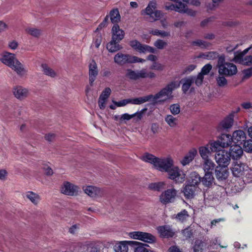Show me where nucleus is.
<instances>
[{"label": "nucleus", "instance_id": "f257e3e1", "mask_svg": "<svg viewBox=\"0 0 252 252\" xmlns=\"http://www.w3.org/2000/svg\"><path fill=\"white\" fill-rule=\"evenodd\" d=\"M159 171L167 172L169 178L174 180L176 183H181L185 181V174L178 167L173 165V160L170 158H165Z\"/></svg>", "mask_w": 252, "mask_h": 252}, {"label": "nucleus", "instance_id": "f03ea898", "mask_svg": "<svg viewBox=\"0 0 252 252\" xmlns=\"http://www.w3.org/2000/svg\"><path fill=\"white\" fill-rule=\"evenodd\" d=\"M213 191L209 192L208 196L205 197L204 202L206 206L214 207L220 202L219 198L225 193L224 189L220 186H215Z\"/></svg>", "mask_w": 252, "mask_h": 252}, {"label": "nucleus", "instance_id": "7ed1b4c3", "mask_svg": "<svg viewBox=\"0 0 252 252\" xmlns=\"http://www.w3.org/2000/svg\"><path fill=\"white\" fill-rule=\"evenodd\" d=\"M179 86L175 82H172L159 92L153 95L152 100L164 101L170 98L173 91Z\"/></svg>", "mask_w": 252, "mask_h": 252}, {"label": "nucleus", "instance_id": "20e7f679", "mask_svg": "<svg viewBox=\"0 0 252 252\" xmlns=\"http://www.w3.org/2000/svg\"><path fill=\"white\" fill-rule=\"evenodd\" d=\"M114 61L116 63L120 65H123L126 63H144L145 62L144 59L129 54H125L121 52H119L115 55Z\"/></svg>", "mask_w": 252, "mask_h": 252}, {"label": "nucleus", "instance_id": "39448f33", "mask_svg": "<svg viewBox=\"0 0 252 252\" xmlns=\"http://www.w3.org/2000/svg\"><path fill=\"white\" fill-rule=\"evenodd\" d=\"M129 236L131 238L138 240L145 243L152 244L156 242V238L151 233L141 232L133 231L129 233Z\"/></svg>", "mask_w": 252, "mask_h": 252}, {"label": "nucleus", "instance_id": "423d86ee", "mask_svg": "<svg viewBox=\"0 0 252 252\" xmlns=\"http://www.w3.org/2000/svg\"><path fill=\"white\" fill-rule=\"evenodd\" d=\"M157 8V2L155 0L150 1L148 6L146 8L144 13L149 15L150 21H156L159 19L163 16V13L161 11L155 10Z\"/></svg>", "mask_w": 252, "mask_h": 252}, {"label": "nucleus", "instance_id": "0eeeda50", "mask_svg": "<svg viewBox=\"0 0 252 252\" xmlns=\"http://www.w3.org/2000/svg\"><path fill=\"white\" fill-rule=\"evenodd\" d=\"M215 159L220 166H227L230 162V157L229 153L224 150H219L215 156Z\"/></svg>", "mask_w": 252, "mask_h": 252}, {"label": "nucleus", "instance_id": "6e6552de", "mask_svg": "<svg viewBox=\"0 0 252 252\" xmlns=\"http://www.w3.org/2000/svg\"><path fill=\"white\" fill-rule=\"evenodd\" d=\"M165 158H159L152 154L146 153L142 157L141 159L145 162L153 164L154 167L159 171V168L161 167Z\"/></svg>", "mask_w": 252, "mask_h": 252}, {"label": "nucleus", "instance_id": "1a4fd4ad", "mask_svg": "<svg viewBox=\"0 0 252 252\" xmlns=\"http://www.w3.org/2000/svg\"><path fill=\"white\" fill-rule=\"evenodd\" d=\"M129 45L135 51L140 53H145L147 52L154 53L155 49L151 46L147 45H143L138 41L134 40L129 42Z\"/></svg>", "mask_w": 252, "mask_h": 252}, {"label": "nucleus", "instance_id": "9d476101", "mask_svg": "<svg viewBox=\"0 0 252 252\" xmlns=\"http://www.w3.org/2000/svg\"><path fill=\"white\" fill-rule=\"evenodd\" d=\"M79 187L70 182H64L61 186V191L62 193L67 195H75L79 191Z\"/></svg>", "mask_w": 252, "mask_h": 252}, {"label": "nucleus", "instance_id": "9b49d317", "mask_svg": "<svg viewBox=\"0 0 252 252\" xmlns=\"http://www.w3.org/2000/svg\"><path fill=\"white\" fill-rule=\"evenodd\" d=\"M176 194L177 191L174 189H168L160 195V201L164 204L172 202L174 201Z\"/></svg>", "mask_w": 252, "mask_h": 252}, {"label": "nucleus", "instance_id": "f8f14e48", "mask_svg": "<svg viewBox=\"0 0 252 252\" xmlns=\"http://www.w3.org/2000/svg\"><path fill=\"white\" fill-rule=\"evenodd\" d=\"M13 94L14 96L19 100H23L29 95V91L27 88L21 86H16L13 88Z\"/></svg>", "mask_w": 252, "mask_h": 252}, {"label": "nucleus", "instance_id": "ddd939ff", "mask_svg": "<svg viewBox=\"0 0 252 252\" xmlns=\"http://www.w3.org/2000/svg\"><path fill=\"white\" fill-rule=\"evenodd\" d=\"M220 75L231 76L235 74L237 72V67L232 63H227L223 66H221L218 70Z\"/></svg>", "mask_w": 252, "mask_h": 252}, {"label": "nucleus", "instance_id": "4468645a", "mask_svg": "<svg viewBox=\"0 0 252 252\" xmlns=\"http://www.w3.org/2000/svg\"><path fill=\"white\" fill-rule=\"evenodd\" d=\"M89 83L92 86L98 75V69L96 63L94 60H92L89 64Z\"/></svg>", "mask_w": 252, "mask_h": 252}, {"label": "nucleus", "instance_id": "2eb2a0df", "mask_svg": "<svg viewBox=\"0 0 252 252\" xmlns=\"http://www.w3.org/2000/svg\"><path fill=\"white\" fill-rule=\"evenodd\" d=\"M10 68L13 70L18 75L24 76L27 75L28 69L18 59L15 61V62L11 66Z\"/></svg>", "mask_w": 252, "mask_h": 252}, {"label": "nucleus", "instance_id": "dca6fc26", "mask_svg": "<svg viewBox=\"0 0 252 252\" xmlns=\"http://www.w3.org/2000/svg\"><path fill=\"white\" fill-rule=\"evenodd\" d=\"M230 157L233 159H239L242 156L243 154V149L240 145L235 144L230 147L229 152Z\"/></svg>", "mask_w": 252, "mask_h": 252}, {"label": "nucleus", "instance_id": "f3484780", "mask_svg": "<svg viewBox=\"0 0 252 252\" xmlns=\"http://www.w3.org/2000/svg\"><path fill=\"white\" fill-rule=\"evenodd\" d=\"M231 136L233 142L239 145L242 144L246 139V134L242 130L234 131Z\"/></svg>", "mask_w": 252, "mask_h": 252}, {"label": "nucleus", "instance_id": "a211bd4d", "mask_svg": "<svg viewBox=\"0 0 252 252\" xmlns=\"http://www.w3.org/2000/svg\"><path fill=\"white\" fill-rule=\"evenodd\" d=\"M227 166H218L215 169V175L219 181H223L227 179L229 172L227 168Z\"/></svg>", "mask_w": 252, "mask_h": 252}, {"label": "nucleus", "instance_id": "6ab92c4d", "mask_svg": "<svg viewBox=\"0 0 252 252\" xmlns=\"http://www.w3.org/2000/svg\"><path fill=\"white\" fill-rule=\"evenodd\" d=\"M234 113L231 112L220 124V130H227L232 127L234 121Z\"/></svg>", "mask_w": 252, "mask_h": 252}, {"label": "nucleus", "instance_id": "aec40b11", "mask_svg": "<svg viewBox=\"0 0 252 252\" xmlns=\"http://www.w3.org/2000/svg\"><path fill=\"white\" fill-rule=\"evenodd\" d=\"M246 165L244 164L237 162L234 163L232 164V167L231 168L233 175L235 177H240L243 175L245 172L247 171L245 170Z\"/></svg>", "mask_w": 252, "mask_h": 252}, {"label": "nucleus", "instance_id": "412c9836", "mask_svg": "<svg viewBox=\"0 0 252 252\" xmlns=\"http://www.w3.org/2000/svg\"><path fill=\"white\" fill-rule=\"evenodd\" d=\"M17 59L14 54L5 52L2 55L0 61L4 64L10 67Z\"/></svg>", "mask_w": 252, "mask_h": 252}, {"label": "nucleus", "instance_id": "4be33fe9", "mask_svg": "<svg viewBox=\"0 0 252 252\" xmlns=\"http://www.w3.org/2000/svg\"><path fill=\"white\" fill-rule=\"evenodd\" d=\"M112 39L116 41H120L122 40L125 35V32L123 30L121 29L117 24H115L112 29Z\"/></svg>", "mask_w": 252, "mask_h": 252}, {"label": "nucleus", "instance_id": "5701e85b", "mask_svg": "<svg viewBox=\"0 0 252 252\" xmlns=\"http://www.w3.org/2000/svg\"><path fill=\"white\" fill-rule=\"evenodd\" d=\"M252 48V46L247 48L242 52L237 51L234 52V57L233 61L237 63H239L243 65L245 62L244 58L246 57L245 55L248 53L249 50Z\"/></svg>", "mask_w": 252, "mask_h": 252}, {"label": "nucleus", "instance_id": "b1692460", "mask_svg": "<svg viewBox=\"0 0 252 252\" xmlns=\"http://www.w3.org/2000/svg\"><path fill=\"white\" fill-rule=\"evenodd\" d=\"M219 139L222 145V148L228 147L233 143L232 136L229 134H222Z\"/></svg>", "mask_w": 252, "mask_h": 252}, {"label": "nucleus", "instance_id": "393cba45", "mask_svg": "<svg viewBox=\"0 0 252 252\" xmlns=\"http://www.w3.org/2000/svg\"><path fill=\"white\" fill-rule=\"evenodd\" d=\"M157 229L161 237L168 238L171 237L174 235V232L169 226H159Z\"/></svg>", "mask_w": 252, "mask_h": 252}, {"label": "nucleus", "instance_id": "a878e982", "mask_svg": "<svg viewBox=\"0 0 252 252\" xmlns=\"http://www.w3.org/2000/svg\"><path fill=\"white\" fill-rule=\"evenodd\" d=\"M197 154L196 149L193 148L190 150L181 160L182 164L185 166L190 163Z\"/></svg>", "mask_w": 252, "mask_h": 252}, {"label": "nucleus", "instance_id": "bb28decb", "mask_svg": "<svg viewBox=\"0 0 252 252\" xmlns=\"http://www.w3.org/2000/svg\"><path fill=\"white\" fill-rule=\"evenodd\" d=\"M197 189V187L190 185L188 184L185 186L184 189V194L186 198L189 199L192 198L195 192Z\"/></svg>", "mask_w": 252, "mask_h": 252}, {"label": "nucleus", "instance_id": "cd10ccee", "mask_svg": "<svg viewBox=\"0 0 252 252\" xmlns=\"http://www.w3.org/2000/svg\"><path fill=\"white\" fill-rule=\"evenodd\" d=\"M84 190L87 194L92 197L99 195L100 193V190L99 188L92 186L84 187Z\"/></svg>", "mask_w": 252, "mask_h": 252}, {"label": "nucleus", "instance_id": "c85d7f7f", "mask_svg": "<svg viewBox=\"0 0 252 252\" xmlns=\"http://www.w3.org/2000/svg\"><path fill=\"white\" fill-rule=\"evenodd\" d=\"M199 153L203 159V160L209 159V157L212 152L209 147V145L207 144L204 146H201L199 148Z\"/></svg>", "mask_w": 252, "mask_h": 252}, {"label": "nucleus", "instance_id": "c756f323", "mask_svg": "<svg viewBox=\"0 0 252 252\" xmlns=\"http://www.w3.org/2000/svg\"><path fill=\"white\" fill-rule=\"evenodd\" d=\"M202 183L206 187H211L214 183V178L212 173H205L204 177L202 178Z\"/></svg>", "mask_w": 252, "mask_h": 252}, {"label": "nucleus", "instance_id": "7c9ffc66", "mask_svg": "<svg viewBox=\"0 0 252 252\" xmlns=\"http://www.w3.org/2000/svg\"><path fill=\"white\" fill-rule=\"evenodd\" d=\"M119 41L112 39L111 41L107 44L106 48L110 52H115L122 49V46L119 44Z\"/></svg>", "mask_w": 252, "mask_h": 252}, {"label": "nucleus", "instance_id": "2f4dec72", "mask_svg": "<svg viewBox=\"0 0 252 252\" xmlns=\"http://www.w3.org/2000/svg\"><path fill=\"white\" fill-rule=\"evenodd\" d=\"M127 243L131 244V243H129V241H122L116 244L114 246L115 252H127L128 249Z\"/></svg>", "mask_w": 252, "mask_h": 252}, {"label": "nucleus", "instance_id": "473e14b6", "mask_svg": "<svg viewBox=\"0 0 252 252\" xmlns=\"http://www.w3.org/2000/svg\"><path fill=\"white\" fill-rule=\"evenodd\" d=\"M153 95L150 94L147 96L129 99L130 103L136 105L143 104L146 102L152 100Z\"/></svg>", "mask_w": 252, "mask_h": 252}, {"label": "nucleus", "instance_id": "72a5a7b5", "mask_svg": "<svg viewBox=\"0 0 252 252\" xmlns=\"http://www.w3.org/2000/svg\"><path fill=\"white\" fill-rule=\"evenodd\" d=\"M203 169L205 173H212L216 167V164L211 159L203 160Z\"/></svg>", "mask_w": 252, "mask_h": 252}, {"label": "nucleus", "instance_id": "f704fd0d", "mask_svg": "<svg viewBox=\"0 0 252 252\" xmlns=\"http://www.w3.org/2000/svg\"><path fill=\"white\" fill-rule=\"evenodd\" d=\"M129 243L136 245V247L134 248V252H150L149 250L146 248V247H149L147 244L132 241H129Z\"/></svg>", "mask_w": 252, "mask_h": 252}, {"label": "nucleus", "instance_id": "c9c22d12", "mask_svg": "<svg viewBox=\"0 0 252 252\" xmlns=\"http://www.w3.org/2000/svg\"><path fill=\"white\" fill-rule=\"evenodd\" d=\"M108 15L109 18L110 17L111 22L114 24H117L120 21L121 16L117 9H113L111 10L109 15Z\"/></svg>", "mask_w": 252, "mask_h": 252}, {"label": "nucleus", "instance_id": "e433bc0d", "mask_svg": "<svg viewBox=\"0 0 252 252\" xmlns=\"http://www.w3.org/2000/svg\"><path fill=\"white\" fill-rule=\"evenodd\" d=\"M156 77V74L152 72H148L146 69H142L140 70H138V79L141 78H154Z\"/></svg>", "mask_w": 252, "mask_h": 252}, {"label": "nucleus", "instance_id": "4c0bfd02", "mask_svg": "<svg viewBox=\"0 0 252 252\" xmlns=\"http://www.w3.org/2000/svg\"><path fill=\"white\" fill-rule=\"evenodd\" d=\"M41 68L42 71L45 75L52 78H54L57 76V73L56 71L50 67L47 64H42Z\"/></svg>", "mask_w": 252, "mask_h": 252}, {"label": "nucleus", "instance_id": "58836bf2", "mask_svg": "<svg viewBox=\"0 0 252 252\" xmlns=\"http://www.w3.org/2000/svg\"><path fill=\"white\" fill-rule=\"evenodd\" d=\"M219 57V54L217 52L210 51L201 53L199 57L203 59L208 60H213Z\"/></svg>", "mask_w": 252, "mask_h": 252}, {"label": "nucleus", "instance_id": "ea45409f", "mask_svg": "<svg viewBox=\"0 0 252 252\" xmlns=\"http://www.w3.org/2000/svg\"><path fill=\"white\" fill-rule=\"evenodd\" d=\"M26 196L34 205H37L40 200L39 195L32 191L27 192Z\"/></svg>", "mask_w": 252, "mask_h": 252}, {"label": "nucleus", "instance_id": "a19ab883", "mask_svg": "<svg viewBox=\"0 0 252 252\" xmlns=\"http://www.w3.org/2000/svg\"><path fill=\"white\" fill-rule=\"evenodd\" d=\"M201 182V177L196 172L192 173L190 174V179L189 181V184L190 185L196 187Z\"/></svg>", "mask_w": 252, "mask_h": 252}, {"label": "nucleus", "instance_id": "79ce46f5", "mask_svg": "<svg viewBox=\"0 0 252 252\" xmlns=\"http://www.w3.org/2000/svg\"><path fill=\"white\" fill-rule=\"evenodd\" d=\"M193 46H198L201 48H207L211 45L210 42L201 39H197L191 42Z\"/></svg>", "mask_w": 252, "mask_h": 252}, {"label": "nucleus", "instance_id": "37998d69", "mask_svg": "<svg viewBox=\"0 0 252 252\" xmlns=\"http://www.w3.org/2000/svg\"><path fill=\"white\" fill-rule=\"evenodd\" d=\"M165 121L171 127H175L178 124V120L171 115H168L165 118Z\"/></svg>", "mask_w": 252, "mask_h": 252}, {"label": "nucleus", "instance_id": "c03bdc74", "mask_svg": "<svg viewBox=\"0 0 252 252\" xmlns=\"http://www.w3.org/2000/svg\"><path fill=\"white\" fill-rule=\"evenodd\" d=\"M182 81L183 82L182 90L184 93H186L189 90L191 84L193 83V80L189 77L182 80Z\"/></svg>", "mask_w": 252, "mask_h": 252}, {"label": "nucleus", "instance_id": "a18cd8bd", "mask_svg": "<svg viewBox=\"0 0 252 252\" xmlns=\"http://www.w3.org/2000/svg\"><path fill=\"white\" fill-rule=\"evenodd\" d=\"M147 108H144L140 111H138L136 113L132 114L133 116V121L135 122L140 121L143 117L144 114L147 111Z\"/></svg>", "mask_w": 252, "mask_h": 252}, {"label": "nucleus", "instance_id": "49530a36", "mask_svg": "<svg viewBox=\"0 0 252 252\" xmlns=\"http://www.w3.org/2000/svg\"><path fill=\"white\" fill-rule=\"evenodd\" d=\"M220 144V140L218 138L217 141L210 142L208 144L211 151L212 152H216L217 153L219 150H220V149L222 148V145Z\"/></svg>", "mask_w": 252, "mask_h": 252}, {"label": "nucleus", "instance_id": "de8ad7c7", "mask_svg": "<svg viewBox=\"0 0 252 252\" xmlns=\"http://www.w3.org/2000/svg\"><path fill=\"white\" fill-rule=\"evenodd\" d=\"M165 184L163 182L153 183L149 185V188L151 189L159 190L163 188Z\"/></svg>", "mask_w": 252, "mask_h": 252}, {"label": "nucleus", "instance_id": "09e8293b", "mask_svg": "<svg viewBox=\"0 0 252 252\" xmlns=\"http://www.w3.org/2000/svg\"><path fill=\"white\" fill-rule=\"evenodd\" d=\"M189 215L188 214V212L186 210H183L179 213L177 214L176 216V218L179 221L183 222L187 220V219L189 218Z\"/></svg>", "mask_w": 252, "mask_h": 252}, {"label": "nucleus", "instance_id": "8fccbe9b", "mask_svg": "<svg viewBox=\"0 0 252 252\" xmlns=\"http://www.w3.org/2000/svg\"><path fill=\"white\" fill-rule=\"evenodd\" d=\"M26 32L31 35L38 37L41 34V31L39 29L34 28H29L26 29Z\"/></svg>", "mask_w": 252, "mask_h": 252}, {"label": "nucleus", "instance_id": "3c124183", "mask_svg": "<svg viewBox=\"0 0 252 252\" xmlns=\"http://www.w3.org/2000/svg\"><path fill=\"white\" fill-rule=\"evenodd\" d=\"M126 76L131 80H138V70L134 71L130 69H128L126 71Z\"/></svg>", "mask_w": 252, "mask_h": 252}, {"label": "nucleus", "instance_id": "603ef678", "mask_svg": "<svg viewBox=\"0 0 252 252\" xmlns=\"http://www.w3.org/2000/svg\"><path fill=\"white\" fill-rule=\"evenodd\" d=\"M216 82L218 86L220 87H223L227 84L226 79L220 74V75L216 78Z\"/></svg>", "mask_w": 252, "mask_h": 252}, {"label": "nucleus", "instance_id": "864d4df0", "mask_svg": "<svg viewBox=\"0 0 252 252\" xmlns=\"http://www.w3.org/2000/svg\"><path fill=\"white\" fill-rule=\"evenodd\" d=\"M203 242L201 240H195L194 245L193 247L194 252H201Z\"/></svg>", "mask_w": 252, "mask_h": 252}, {"label": "nucleus", "instance_id": "5fc2aeb1", "mask_svg": "<svg viewBox=\"0 0 252 252\" xmlns=\"http://www.w3.org/2000/svg\"><path fill=\"white\" fill-rule=\"evenodd\" d=\"M153 35L160 36L161 37H166L170 35V33L168 32H166L162 31H159L158 30H155L154 31H152L150 32Z\"/></svg>", "mask_w": 252, "mask_h": 252}, {"label": "nucleus", "instance_id": "6e6d98bb", "mask_svg": "<svg viewBox=\"0 0 252 252\" xmlns=\"http://www.w3.org/2000/svg\"><path fill=\"white\" fill-rule=\"evenodd\" d=\"M244 148L246 152L252 153V140L245 141L243 143Z\"/></svg>", "mask_w": 252, "mask_h": 252}, {"label": "nucleus", "instance_id": "4d7b16f0", "mask_svg": "<svg viewBox=\"0 0 252 252\" xmlns=\"http://www.w3.org/2000/svg\"><path fill=\"white\" fill-rule=\"evenodd\" d=\"M190 78L193 79V82H195V84L198 86L202 84L204 79V76L199 73L197 77H190Z\"/></svg>", "mask_w": 252, "mask_h": 252}, {"label": "nucleus", "instance_id": "13d9d810", "mask_svg": "<svg viewBox=\"0 0 252 252\" xmlns=\"http://www.w3.org/2000/svg\"><path fill=\"white\" fill-rule=\"evenodd\" d=\"M167 44V42L161 39H158L154 43V46L158 49H163Z\"/></svg>", "mask_w": 252, "mask_h": 252}, {"label": "nucleus", "instance_id": "bf43d9fd", "mask_svg": "<svg viewBox=\"0 0 252 252\" xmlns=\"http://www.w3.org/2000/svg\"><path fill=\"white\" fill-rule=\"evenodd\" d=\"M170 110L172 114L177 115L180 112V107L179 104H174L170 106Z\"/></svg>", "mask_w": 252, "mask_h": 252}, {"label": "nucleus", "instance_id": "052dcab7", "mask_svg": "<svg viewBox=\"0 0 252 252\" xmlns=\"http://www.w3.org/2000/svg\"><path fill=\"white\" fill-rule=\"evenodd\" d=\"M212 68V66L211 64L208 63L205 65L201 69V72L200 73L203 76L208 74L210 70Z\"/></svg>", "mask_w": 252, "mask_h": 252}, {"label": "nucleus", "instance_id": "680f3d73", "mask_svg": "<svg viewBox=\"0 0 252 252\" xmlns=\"http://www.w3.org/2000/svg\"><path fill=\"white\" fill-rule=\"evenodd\" d=\"M113 103L117 107H122L130 103V100L129 99H126L119 101H113Z\"/></svg>", "mask_w": 252, "mask_h": 252}, {"label": "nucleus", "instance_id": "e2e57ef3", "mask_svg": "<svg viewBox=\"0 0 252 252\" xmlns=\"http://www.w3.org/2000/svg\"><path fill=\"white\" fill-rule=\"evenodd\" d=\"M18 42L15 40H10L8 43V48L13 50H16L18 48Z\"/></svg>", "mask_w": 252, "mask_h": 252}, {"label": "nucleus", "instance_id": "0e129e2a", "mask_svg": "<svg viewBox=\"0 0 252 252\" xmlns=\"http://www.w3.org/2000/svg\"><path fill=\"white\" fill-rule=\"evenodd\" d=\"M111 92V89L109 88H106L102 92L99 97L107 99L109 96L110 95Z\"/></svg>", "mask_w": 252, "mask_h": 252}, {"label": "nucleus", "instance_id": "69168bd1", "mask_svg": "<svg viewBox=\"0 0 252 252\" xmlns=\"http://www.w3.org/2000/svg\"><path fill=\"white\" fill-rule=\"evenodd\" d=\"M218 57L219 58L217 66L218 67V69H220V68L221 66H223L227 63L225 62V58L224 56L221 55Z\"/></svg>", "mask_w": 252, "mask_h": 252}, {"label": "nucleus", "instance_id": "338daca9", "mask_svg": "<svg viewBox=\"0 0 252 252\" xmlns=\"http://www.w3.org/2000/svg\"><path fill=\"white\" fill-rule=\"evenodd\" d=\"M182 233L184 236L186 238V239H188L191 237L193 234V232L190 229L188 228L185 229L183 231Z\"/></svg>", "mask_w": 252, "mask_h": 252}, {"label": "nucleus", "instance_id": "774afa93", "mask_svg": "<svg viewBox=\"0 0 252 252\" xmlns=\"http://www.w3.org/2000/svg\"><path fill=\"white\" fill-rule=\"evenodd\" d=\"M244 63L243 65L247 66H252V56H247L244 58Z\"/></svg>", "mask_w": 252, "mask_h": 252}]
</instances>
